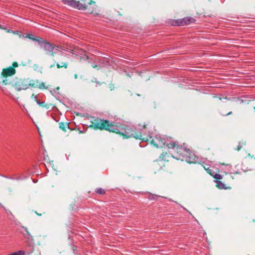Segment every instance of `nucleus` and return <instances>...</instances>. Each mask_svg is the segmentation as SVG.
Here are the masks:
<instances>
[{
    "instance_id": "1",
    "label": "nucleus",
    "mask_w": 255,
    "mask_h": 255,
    "mask_svg": "<svg viewBox=\"0 0 255 255\" xmlns=\"http://www.w3.org/2000/svg\"><path fill=\"white\" fill-rule=\"evenodd\" d=\"M94 126L99 129H106L110 131L122 134L124 137L128 138L133 137L137 139H141L143 141L144 132L146 131L145 126H138L136 130L133 129L128 126L115 125L110 123L109 121L97 119L95 120Z\"/></svg>"
},
{
    "instance_id": "2",
    "label": "nucleus",
    "mask_w": 255,
    "mask_h": 255,
    "mask_svg": "<svg viewBox=\"0 0 255 255\" xmlns=\"http://www.w3.org/2000/svg\"><path fill=\"white\" fill-rule=\"evenodd\" d=\"M34 81L27 79H19L15 83H8L7 80H3L1 90L5 95L10 94V90L11 87L15 88L17 91L26 90L29 88L36 87Z\"/></svg>"
},
{
    "instance_id": "3",
    "label": "nucleus",
    "mask_w": 255,
    "mask_h": 255,
    "mask_svg": "<svg viewBox=\"0 0 255 255\" xmlns=\"http://www.w3.org/2000/svg\"><path fill=\"white\" fill-rule=\"evenodd\" d=\"M81 2L75 0H62L65 4H68L74 8L81 10H85L88 9V12L92 13L94 9L96 7L95 2L90 0L87 4L86 0H81Z\"/></svg>"
},
{
    "instance_id": "4",
    "label": "nucleus",
    "mask_w": 255,
    "mask_h": 255,
    "mask_svg": "<svg viewBox=\"0 0 255 255\" xmlns=\"http://www.w3.org/2000/svg\"><path fill=\"white\" fill-rule=\"evenodd\" d=\"M174 143L175 145L174 147H169V148H172L174 150L175 153L173 155L174 158L182 161L185 160L187 162L189 163H194L195 162L194 158L191 156L189 149H187L182 146H179L174 141Z\"/></svg>"
},
{
    "instance_id": "5",
    "label": "nucleus",
    "mask_w": 255,
    "mask_h": 255,
    "mask_svg": "<svg viewBox=\"0 0 255 255\" xmlns=\"http://www.w3.org/2000/svg\"><path fill=\"white\" fill-rule=\"evenodd\" d=\"M146 131L144 132V137L143 141L150 140L151 143L156 147H162L166 145L168 148L174 146V141L171 137L161 138L160 136L156 135L152 138L151 135L146 136Z\"/></svg>"
},
{
    "instance_id": "6",
    "label": "nucleus",
    "mask_w": 255,
    "mask_h": 255,
    "mask_svg": "<svg viewBox=\"0 0 255 255\" xmlns=\"http://www.w3.org/2000/svg\"><path fill=\"white\" fill-rule=\"evenodd\" d=\"M55 45L47 41L42 48L45 51L46 54L53 57L56 50L55 49Z\"/></svg>"
},
{
    "instance_id": "7",
    "label": "nucleus",
    "mask_w": 255,
    "mask_h": 255,
    "mask_svg": "<svg viewBox=\"0 0 255 255\" xmlns=\"http://www.w3.org/2000/svg\"><path fill=\"white\" fill-rule=\"evenodd\" d=\"M15 74V70L14 68L11 67L3 69L2 72V75L4 77L12 76Z\"/></svg>"
},
{
    "instance_id": "8",
    "label": "nucleus",
    "mask_w": 255,
    "mask_h": 255,
    "mask_svg": "<svg viewBox=\"0 0 255 255\" xmlns=\"http://www.w3.org/2000/svg\"><path fill=\"white\" fill-rule=\"evenodd\" d=\"M194 20V18L192 17H185L182 19L179 22H176V23H177L178 25H184L189 24L190 23L193 22Z\"/></svg>"
},
{
    "instance_id": "9",
    "label": "nucleus",
    "mask_w": 255,
    "mask_h": 255,
    "mask_svg": "<svg viewBox=\"0 0 255 255\" xmlns=\"http://www.w3.org/2000/svg\"><path fill=\"white\" fill-rule=\"evenodd\" d=\"M21 228L24 230V232H21L24 237L28 240H32L33 237L31 235L30 233L28 232V229L24 226H21Z\"/></svg>"
},
{
    "instance_id": "10",
    "label": "nucleus",
    "mask_w": 255,
    "mask_h": 255,
    "mask_svg": "<svg viewBox=\"0 0 255 255\" xmlns=\"http://www.w3.org/2000/svg\"><path fill=\"white\" fill-rule=\"evenodd\" d=\"M32 40L34 41H36L39 45L41 48H42L43 45L45 44V43L47 41L44 40L43 38H41L40 37H37L34 38H32Z\"/></svg>"
},
{
    "instance_id": "11",
    "label": "nucleus",
    "mask_w": 255,
    "mask_h": 255,
    "mask_svg": "<svg viewBox=\"0 0 255 255\" xmlns=\"http://www.w3.org/2000/svg\"><path fill=\"white\" fill-rule=\"evenodd\" d=\"M59 128L65 131L66 128H69V124L67 123H60Z\"/></svg>"
},
{
    "instance_id": "12",
    "label": "nucleus",
    "mask_w": 255,
    "mask_h": 255,
    "mask_svg": "<svg viewBox=\"0 0 255 255\" xmlns=\"http://www.w3.org/2000/svg\"><path fill=\"white\" fill-rule=\"evenodd\" d=\"M56 66L58 68L63 67L67 68L68 67V63L66 62H62L61 63H57Z\"/></svg>"
},
{
    "instance_id": "13",
    "label": "nucleus",
    "mask_w": 255,
    "mask_h": 255,
    "mask_svg": "<svg viewBox=\"0 0 255 255\" xmlns=\"http://www.w3.org/2000/svg\"><path fill=\"white\" fill-rule=\"evenodd\" d=\"M38 105L42 108H45L47 109L49 108V105L48 104H45V102L43 101L40 102L39 100L37 101L36 103Z\"/></svg>"
},
{
    "instance_id": "14",
    "label": "nucleus",
    "mask_w": 255,
    "mask_h": 255,
    "mask_svg": "<svg viewBox=\"0 0 255 255\" xmlns=\"http://www.w3.org/2000/svg\"><path fill=\"white\" fill-rule=\"evenodd\" d=\"M215 182L217 183V187L220 189H225V184L221 181L219 180H215Z\"/></svg>"
},
{
    "instance_id": "15",
    "label": "nucleus",
    "mask_w": 255,
    "mask_h": 255,
    "mask_svg": "<svg viewBox=\"0 0 255 255\" xmlns=\"http://www.w3.org/2000/svg\"><path fill=\"white\" fill-rule=\"evenodd\" d=\"M35 83V85H36V86L35 87H38L39 89H46V87L45 86V84L44 83L42 82V83H40L39 84V85H38L37 84L39 83L38 81H36V82L34 81Z\"/></svg>"
},
{
    "instance_id": "16",
    "label": "nucleus",
    "mask_w": 255,
    "mask_h": 255,
    "mask_svg": "<svg viewBox=\"0 0 255 255\" xmlns=\"http://www.w3.org/2000/svg\"><path fill=\"white\" fill-rule=\"evenodd\" d=\"M60 48L62 49V50L65 51L67 52H72L74 51V47H70L69 48H64L63 47H60Z\"/></svg>"
},
{
    "instance_id": "17",
    "label": "nucleus",
    "mask_w": 255,
    "mask_h": 255,
    "mask_svg": "<svg viewBox=\"0 0 255 255\" xmlns=\"http://www.w3.org/2000/svg\"><path fill=\"white\" fill-rule=\"evenodd\" d=\"M25 252L23 251H19L18 252H14L11 254H8L7 255H24Z\"/></svg>"
},
{
    "instance_id": "18",
    "label": "nucleus",
    "mask_w": 255,
    "mask_h": 255,
    "mask_svg": "<svg viewBox=\"0 0 255 255\" xmlns=\"http://www.w3.org/2000/svg\"><path fill=\"white\" fill-rule=\"evenodd\" d=\"M96 192L98 194L102 195L105 193V191L103 188H99L96 189Z\"/></svg>"
},
{
    "instance_id": "19",
    "label": "nucleus",
    "mask_w": 255,
    "mask_h": 255,
    "mask_svg": "<svg viewBox=\"0 0 255 255\" xmlns=\"http://www.w3.org/2000/svg\"><path fill=\"white\" fill-rule=\"evenodd\" d=\"M213 176L217 179H221L222 178V176L217 173H215Z\"/></svg>"
},
{
    "instance_id": "20",
    "label": "nucleus",
    "mask_w": 255,
    "mask_h": 255,
    "mask_svg": "<svg viewBox=\"0 0 255 255\" xmlns=\"http://www.w3.org/2000/svg\"><path fill=\"white\" fill-rule=\"evenodd\" d=\"M206 170L207 171V172L212 176L215 174V172L211 169L208 168L206 169Z\"/></svg>"
},
{
    "instance_id": "21",
    "label": "nucleus",
    "mask_w": 255,
    "mask_h": 255,
    "mask_svg": "<svg viewBox=\"0 0 255 255\" xmlns=\"http://www.w3.org/2000/svg\"><path fill=\"white\" fill-rule=\"evenodd\" d=\"M243 144H244L243 143H242L241 142H240L237 147V148L236 149L237 150H239L242 147Z\"/></svg>"
},
{
    "instance_id": "22",
    "label": "nucleus",
    "mask_w": 255,
    "mask_h": 255,
    "mask_svg": "<svg viewBox=\"0 0 255 255\" xmlns=\"http://www.w3.org/2000/svg\"><path fill=\"white\" fill-rule=\"evenodd\" d=\"M158 197V196L156 195H150V196L149 197V199L151 200L156 199Z\"/></svg>"
},
{
    "instance_id": "23",
    "label": "nucleus",
    "mask_w": 255,
    "mask_h": 255,
    "mask_svg": "<svg viewBox=\"0 0 255 255\" xmlns=\"http://www.w3.org/2000/svg\"><path fill=\"white\" fill-rule=\"evenodd\" d=\"M31 98H33L35 101L37 103V101H38L39 100H38L37 97L36 96H34V95H32L31 96Z\"/></svg>"
},
{
    "instance_id": "24",
    "label": "nucleus",
    "mask_w": 255,
    "mask_h": 255,
    "mask_svg": "<svg viewBox=\"0 0 255 255\" xmlns=\"http://www.w3.org/2000/svg\"><path fill=\"white\" fill-rule=\"evenodd\" d=\"M26 37L28 38H29V39H31L32 40V38H34L33 37V35L31 34H28L26 35Z\"/></svg>"
},
{
    "instance_id": "25",
    "label": "nucleus",
    "mask_w": 255,
    "mask_h": 255,
    "mask_svg": "<svg viewBox=\"0 0 255 255\" xmlns=\"http://www.w3.org/2000/svg\"><path fill=\"white\" fill-rule=\"evenodd\" d=\"M18 63H17L16 62H13V64H12L13 68V67H15H15H18Z\"/></svg>"
},
{
    "instance_id": "26",
    "label": "nucleus",
    "mask_w": 255,
    "mask_h": 255,
    "mask_svg": "<svg viewBox=\"0 0 255 255\" xmlns=\"http://www.w3.org/2000/svg\"><path fill=\"white\" fill-rule=\"evenodd\" d=\"M166 154H167V153H163V154H161V156H162V157H163V156H164V157H165V155H166Z\"/></svg>"
},
{
    "instance_id": "27",
    "label": "nucleus",
    "mask_w": 255,
    "mask_h": 255,
    "mask_svg": "<svg viewBox=\"0 0 255 255\" xmlns=\"http://www.w3.org/2000/svg\"><path fill=\"white\" fill-rule=\"evenodd\" d=\"M0 176H2V177H4V178H8L7 176H4V175H0Z\"/></svg>"
},
{
    "instance_id": "28",
    "label": "nucleus",
    "mask_w": 255,
    "mask_h": 255,
    "mask_svg": "<svg viewBox=\"0 0 255 255\" xmlns=\"http://www.w3.org/2000/svg\"><path fill=\"white\" fill-rule=\"evenodd\" d=\"M92 66H93V68H96L97 67V65H93Z\"/></svg>"
},
{
    "instance_id": "29",
    "label": "nucleus",
    "mask_w": 255,
    "mask_h": 255,
    "mask_svg": "<svg viewBox=\"0 0 255 255\" xmlns=\"http://www.w3.org/2000/svg\"><path fill=\"white\" fill-rule=\"evenodd\" d=\"M231 113H232V112H229V113H228V114H227V115H229L231 114Z\"/></svg>"
},
{
    "instance_id": "30",
    "label": "nucleus",
    "mask_w": 255,
    "mask_h": 255,
    "mask_svg": "<svg viewBox=\"0 0 255 255\" xmlns=\"http://www.w3.org/2000/svg\"><path fill=\"white\" fill-rule=\"evenodd\" d=\"M53 66H54V65H51L50 66V68H52V67H53Z\"/></svg>"
}]
</instances>
